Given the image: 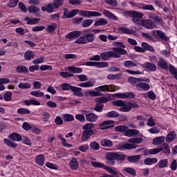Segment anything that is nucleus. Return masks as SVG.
Segmentation results:
<instances>
[{"instance_id": "1", "label": "nucleus", "mask_w": 177, "mask_h": 177, "mask_svg": "<svg viewBox=\"0 0 177 177\" xmlns=\"http://www.w3.org/2000/svg\"><path fill=\"white\" fill-rule=\"evenodd\" d=\"M113 51H108L100 53V58L103 61H108L111 58H120L121 55L127 54V51L121 48H113Z\"/></svg>"}, {"instance_id": "2", "label": "nucleus", "mask_w": 177, "mask_h": 177, "mask_svg": "<svg viewBox=\"0 0 177 177\" xmlns=\"http://www.w3.org/2000/svg\"><path fill=\"white\" fill-rule=\"evenodd\" d=\"M115 86L113 84H105L95 88V91H90L88 95L91 97H102L103 93L101 92H115Z\"/></svg>"}, {"instance_id": "3", "label": "nucleus", "mask_w": 177, "mask_h": 177, "mask_svg": "<svg viewBox=\"0 0 177 177\" xmlns=\"http://www.w3.org/2000/svg\"><path fill=\"white\" fill-rule=\"evenodd\" d=\"M23 140L21 135L19 133L13 132L9 134L8 138H4L3 142L9 147L16 149L17 148V143L15 142H20Z\"/></svg>"}, {"instance_id": "4", "label": "nucleus", "mask_w": 177, "mask_h": 177, "mask_svg": "<svg viewBox=\"0 0 177 177\" xmlns=\"http://www.w3.org/2000/svg\"><path fill=\"white\" fill-rule=\"evenodd\" d=\"M162 151L164 154L169 156L171 154V151L169 147V145L167 142H164L162 147H158L150 149H145L144 151V156L156 155Z\"/></svg>"}, {"instance_id": "5", "label": "nucleus", "mask_w": 177, "mask_h": 177, "mask_svg": "<svg viewBox=\"0 0 177 177\" xmlns=\"http://www.w3.org/2000/svg\"><path fill=\"white\" fill-rule=\"evenodd\" d=\"M94 127L95 124L93 123H86L82 126V129L84 130L82 136V142H86L95 134V130L93 129Z\"/></svg>"}, {"instance_id": "6", "label": "nucleus", "mask_w": 177, "mask_h": 177, "mask_svg": "<svg viewBox=\"0 0 177 177\" xmlns=\"http://www.w3.org/2000/svg\"><path fill=\"white\" fill-rule=\"evenodd\" d=\"M76 77L80 80V82H82L77 84V86L81 88H92L94 86L95 84L96 83V82L93 79L88 81V76L84 74L77 75Z\"/></svg>"}, {"instance_id": "7", "label": "nucleus", "mask_w": 177, "mask_h": 177, "mask_svg": "<svg viewBox=\"0 0 177 177\" xmlns=\"http://www.w3.org/2000/svg\"><path fill=\"white\" fill-rule=\"evenodd\" d=\"M129 143H124L120 145L121 149H135L138 147L137 144H140L143 142V139L139 137L131 138L129 139Z\"/></svg>"}, {"instance_id": "8", "label": "nucleus", "mask_w": 177, "mask_h": 177, "mask_svg": "<svg viewBox=\"0 0 177 177\" xmlns=\"http://www.w3.org/2000/svg\"><path fill=\"white\" fill-rule=\"evenodd\" d=\"M95 40V35L93 33H88L77 38L75 44L85 45L93 43Z\"/></svg>"}, {"instance_id": "9", "label": "nucleus", "mask_w": 177, "mask_h": 177, "mask_svg": "<svg viewBox=\"0 0 177 177\" xmlns=\"http://www.w3.org/2000/svg\"><path fill=\"white\" fill-rule=\"evenodd\" d=\"M95 102H97L95 106L94 110L96 112L101 113L104 108L103 103H106L108 102V98L106 97H100L95 98Z\"/></svg>"}, {"instance_id": "10", "label": "nucleus", "mask_w": 177, "mask_h": 177, "mask_svg": "<svg viewBox=\"0 0 177 177\" xmlns=\"http://www.w3.org/2000/svg\"><path fill=\"white\" fill-rule=\"evenodd\" d=\"M80 16L86 18L100 17H102V13L96 11L80 10H78Z\"/></svg>"}, {"instance_id": "11", "label": "nucleus", "mask_w": 177, "mask_h": 177, "mask_svg": "<svg viewBox=\"0 0 177 177\" xmlns=\"http://www.w3.org/2000/svg\"><path fill=\"white\" fill-rule=\"evenodd\" d=\"M128 82L133 86L137 88V85L139 84L140 82H144L147 83H150V79L149 78H136L134 77H129L128 79Z\"/></svg>"}, {"instance_id": "12", "label": "nucleus", "mask_w": 177, "mask_h": 177, "mask_svg": "<svg viewBox=\"0 0 177 177\" xmlns=\"http://www.w3.org/2000/svg\"><path fill=\"white\" fill-rule=\"evenodd\" d=\"M86 66L97 67V68H104L109 66L108 62H86L85 63Z\"/></svg>"}, {"instance_id": "13", "label": "nucleus", "mask_w": 177, "mask_h": 177, "mask_svg": "<svg viewBox=\"0 0 177 177\" xmlns=\"http://www.w3.org/2000/svg\"><path fill=\"white\" fill-rule=\"evenodd\" d=\"M78 9H74L69 11L68 9L65 8L64 10L63 19H71L74 17L78 14Z\"/></svg>"}, {"instance_id": "14", "label": "nucleus", "mask_w": 177, "mask_h": 177, "mask_svg": "<svg viewBox=\"0 0 177 177\" xmlns=\"http://www.w3.org/2000/svg\"><path fill=\"white\" fill-rule=\"evenodd\" d=\"M136 90L140 92H147L150 90V86L147 82H140L136 86Z\"/></svg>"}, {"instance_id": "15", "label": "nucleus", "mask_w": 177, "mask_h": 177, "mask_svg": "<svg viewBox=\"0 0 177 177\" xmlns=\"http://www.w3.org/2000/svg\"><path fill=\"white\" fill-rule=\"evenodd\" d=\"M141 26L149 30H153L156 28V24L150 19H142Z\"/></svg>"}, {"instance_id": "16", "label": "nucleus", "mask_w": 177, "mask_h": 177, "mask_svg": "<svg viewBox=\"0 0 177 177\" xmlns=\"http://www.w3.org/2000/svg\"><path fill=\"white\" fill-rule=\"evenodd\" d=\"M82 35L81 31H72L65 35L66 39L73 40L78 38Z\"/></svg>"}, {"instance_id": "17", "label": "nucleus", "mask_w": 177, "mask_h": 177, "mask_svg": "<svg viewBox=\"0 0 177 177\" xmlns=\"http://www.w3.org/2000/svg\"><path fill=\"white\" fill-rule=\"evenodd\" d=\"M142 67L146 69L148 72H155L156 71V66L153 63L146 62L142 65Z\"/></svg>"}, {"instance_id": "18", "label": "nucleus", "mask_w": 177, "mask_h": 177, "mask_svg": "<svg viewBox=\"0 0 177 177\" xmlns=\"http://www.w3.org/2000/svg\"><path fill=\"white\" fill-rule=\"evenodd\" d=\"M158 66L162 70L167 71L169 69V66L168 65L167 62L162 57L159 58Z\"/></svg>"}, {"instance_id": "19", "label": "nucleus", "mask_w": 177, "mask_h": 177, "mask_svg": "<svg viewBox=\"0 0 177 177\" xmlns=\"http://www.w3.org/2000/svg\"><path fill=\"white\" fill-rule=\"evenodd\" d=\"M71 91L73 92V95L78 97H83L84 93L82 92V88L73 86L71 88Z\"/></svg>"}, {"instance_id": "20", "label": "nucleus", "mask_w": 177, "mask_h": 177, "mask_svg": "<svg viewBox=\"0 0 177 177\" xmlns=\"http://www.w3.org/2000/svg\"><path fill=\"white\" fill-rule=\"evenodd\" d=\"M102 14L105 17H106L112 21H118V18L113 13L110 12L109 10H104L102 12Z\"/></svg>"}, {"instance_id": "21", "label": "nucleus", "mask_w": 177, "mask_h": 177, "mask_svg": "<svg viewBox=\"0 0 177 177\" xmlns=\"http://www.w3.org/2000/svg\"><path fill=\"white\" fill-rule=\"evenodd\" d=\"M123 15L126 18L131 17L133 19V17H140L142 16L141 12L137 11H124Z\"/></svg>"}, {"instance_id": "22", "label": "nucleus", "mask_w": 177, "mask_h": 177, "mask_svg": "<svg viewBox=\"0 0 177 177\" xmlns=\"http://www.w3.org/2000/svg\"><path fill=\"white\" fill-rule=\"evenodd\" d=\"M115 95H117L118 98L124 99V100L128 99V98L133 99L135 97V95L132 92L125 93H116Z\"/></svg>"}, {"instance_id": "23", "label": "nucleus", "mask_w": 177, "mask_h": 177, "mask_svg": "<svg viewBox=\"0 0 177 177\" xmlns=\"http://www.w3.org/2000/svg\"><path fill=\"white\" fill-rule=\"evenodd\" d=\"M69 166L73 171H77L79 168L78 160L76 158H73L69 162Z\"/></svg>"}, {"instance_id": "24", "label": "nucleus", "mask_w": 177, "mask_h": 177, "mask_svg": "<svg viewBox=\"0 0 177 177\" xmlns=\"http://www.w3.org/2000/svg\"><path fill=\"white\" fill-rule=\"evenodd\" d=\"M131 111V106L130 102H124L123 105L122 107L120 108V111L123 113H128Z\"/></svg>"}, {"instance_id": "25", "label": "nucleus", "mask_w": 177, "mask_h": 177, "mask_svg": "<svg viewBox=\"0 0 177 177\" xmlns=\"http://www.w3.org/2000/svg\"><path fill=\"white\" fill-rule=\"evenodd\" d=\"M54 9L53 3H50L47 6L41 7V11L43 12H47L49 14L53 13L54 12Z\"/></svg>"}, {"instance_id": "26", "label": "nucleus", "mask_w": 177, "mask_h": 177, "mask_svg": "<svg viewBox=\"0 0 177 177\" xmlns=\"http://www.w3.org/2000/svg\"><path fill=\"white\" fill-rule=\"evenodd\" d=\"M24 103L27 106H29L30 105L32 106H40L41 103L38 100H36L35 99H29V100H25Z\"/></svg>"}, {"instance_id": "27", "label": "nucleus", "mask_w": 177, "mask_h": 177, "mask_svg": "<svg viewBox=\"0 0 177 177\" xmlns=\"http://www.w3.org/2000/svg\"><path fill=\"white\" fill-rule=\"evenodd\" d=\"M165 139H166L165 136L156 137L153 140V145H161L165 143Z\"/></svg>"}, {"instance_id": "28", "label": "nucleus", "mask_w": 177, "mask_h": 177, "mask_svg": "<svg viewBox=\"0 0 177 177\" xmlns=\"http://www.w3.org/2000/svg\"><path fill=\"white\" fill-rule=\"evenodd\" d=\"M113 124H114V122L113 120H106L100 124V128L101 129V130L104 131L109 129L110 126Z\"/></svg>"}, {"instance_id": "29", "label": "nucleus", "mask_w": 177, "mask_h": 177, "mask_svg": "<svg viewBox=\"0 0 177 177\" xmlns=\"http://www.w3.org/2000/svg\"><path fill=\"white\" fill-rule=\"evenodd\" d=\"M140 131L139 130L137 129H127L125 132V136L128 137V138H131L134 136H138L139 135Z\"/></svg>"}, {"instance_id": "30", "label": "nucleus", "mask_w": 177, "mask_h": 177, "mask_svg": "<svg viewBox=\"0 0 177 177\" xmlns=\"http://www.w3.org/2000/svg\"><path fill=\"white\" fill-rule=\"evenodd\" d=\"M35 161L38 165L43 166L45 162V156L44 154H39L35 157Z\"/></svg>"}, {"instance_id": "31", "label": "nucleus", "mask_w": 177, "mask_h": 177, "mask_svg": "<svg viewBox=\"0 0 177 177\" xmlns=\"http://www.w3.org/2000/svg\"><path fill=\"white\" fill-rule=\"evenodd\" d=\"M97 115L93 113H89L86 115V120L89 122H95L97 120Z\"/></svg>"}, {"instance_id": "32", "label": "nucleus", "mask_w": 177, "mask_h": 177, "mask_svg": "<svg viewBox=\"0 0 177 177\" xmlns=\"http://www.w3.org/2000/svg\"><path fill=\"white\" fill-rule=\"evenodd\" d=\"M147 15L149 19L154 21L156 23L159 24L161 21L160 17H158L156 14L147 12Z\"/></svg>"}, {"instance_id": "33", "label": "nucleus", "mask_w": 177, "mask_h": 177, "mask_svg": "<svg viewBox=\"0 0 177 177\" xmlns=\"http://www.w3.org/2000/svg\"><path fill=\"white\" fill-rule=\"evenodd\" d=\"M118 32L119 34H124V35H133L132 30L124 27H119L118 28Z\"/></svg>"}, {"instance_id": "34", "label": "nucleus", "mask_w": 177, "mask_h": 177, "mask_svg": "<svg viewBox=\"0 0 177 177\" xmlns=\"http://www.w3.org/2000/svg\"><path fill=\"white\" fill-rule=\"evenodd\" d=\"M104 169L109 171L111 174L113 175L115 177L122 176V175L120 173L117 172L115 170H114L113 169L111 168L109 166H105Z\"/></svg>"}, {"instance_id": "35", "label": "nucleus", "mask_w": 177, "mask_h": 177, "mask_svg": "<svg viewBox=\"0 0 177 177\" xmlns=\"http://www.w3.org/2000/svg\"><path fill=\"white\" fill-rule=\"evenodd\" d=\"M40 21L39 18H29V17H26L25 18V21H27L28 25H35L37 24Z\"/></svg>"}, {"instance_id": "36", "label": "nucleus", "mask_w": 177, "mask_h": 177, "mask_svg": "<svg viewBox=\"0 0 177 177\" xmlns=\"http://www.w3.org/2000/svg\"><path fill=\"white\" fill-rule=\"evenodd\" d=\"M100 144L104 147H111L113 145L111 140L104 138L101 140Z\"/></svg>"}, {"instance_id": "37", "label": "nucleus", "mask_w": 177, "mask_h": 177, "mask_svg": "<svg viewBox=\"0 0 177 177\" xmlns=\"http://www.w3.org/2000/svg\"><path fill=\"white\" fill-rule=\"evenodd\" d=\"M157 162H158L157 158H147L144 160V163L146 165H152L156 164Z\"/></svg>"}, {"instance_id": "38", "label": "nucleus", "mask_w": 177, "mask_h": 177, "mask_svg": "<svg viewBox=\"0 0 177 177\" xmlns=\"http://www.w3.org/2000/svg\"><path fill=\"white\" fill-rule=\"evenodd\" d=\"M176 138V134L174 131H171L166 138V142L167 143H171L172 141H174Z\"/></svg>"}, {"instance_id": "39", "label": "nucleus", "mask_w": 177, "mask_h": 177, "mask_svg": "<svg viewBox=\"0 0 177 177\" xmlns=\"http://www.w3.org/2000/svg\"><path fill=\"white\" fill-rule=\"evenodd\" d=\"M156 34L158 36V37L164 41H167L169 39V38L166 35V34L162 30H158L156 31Z\"/></svg>"}, {"instance_id": "40", "label": "nucleus", "mask_w": 177, "mask_h": 177, "mask_svg": "<svg viewBox=\"0 0 177 177\" xmlns=\"http://www.w3.org/2000/svg\"><path fill=\"white\" fill-rule=\"evenodd\" d=\"M141 159L140 155L130 156L128 157L127 160L131 163L138 162Z\"/></svg>"}, {"instance_id": "41", "label": "nucleus", "mask_w": 177, "mask_h": 177, "mask_svg": "<svg viewBox=\"0 0 177 177\" xmlns=\"http://www.w3.org/2000/svg\"><path fill=\"white\" fill-rule=\"evenodd\" d=\"M108 24V21L106 19L101 18L100 19L96 21L94 24V26H104Z\"/></svg>"}, {"instance_id": "42", "label": "nucleus", "mask_w": 177, "mask_h": 177, "mask_svg": "<svg viewBox=\"0 0 177 177\" xmlns=\"http://www.w3.org/2000/svg\"><path fill=\"white\" fill-rule=\"evenodd\" d=\"M143 50H145V53L146 51H150V52H154L155 49L153 48V46H150L149 44H147V42H142L141 44Z\"/></svg>"}, {"instance_id": "43", "label": "nucleus", "mask_w": 177, "mask_h": 177, "mask_svg": "<svg viewBox=\"0 0 177 177\" xmlns=\"http://www.w3.org/2000/svg\"><path fill=\"white\" fill-rule=\"evenodd\" d=\"M57 24L55 23H53L52 24L48 26V27L46 28V32L49 34H52L57 29Z\"/></svg>"}, {"instance_id": "44", "label": "nucleus", "mask_w": 177, "mask_h": 177, "mask_svg": "<svg viewBox=\"0 0 177 177\" xmlns=\"http://www.w3.org/2000/svg\"><path fill=\"white\" fill-rule=\"evenodd\" d=\"M129 129L127 126L119 125L115 127V131L119 133H124L126 134L127 131Z\"/></svg>"}, {"instance_id": "45", "label": "nucleus", "mask_w": 177, "mask_h": 177, "mask_svg": "<svg viewBox=\"0 0 177 177\" xmlns=\"http://www.w3.org/2000/svg\"><path fill=\"white\" fill-rule=\"evenodd\" d=\"M68 70H69L70 72L74 74H79L82 73V69L79 67H75L73 66H68Z\"/></svg>"}, {"instance_id": "46", "label": "nucleus", "mask_w": 177, "mask_h": 177, "mask_svg": "<svg viewBox=\"0 0 177 177\" xmlns=\"http://www.w3.org/2000/svg\"><path fill=\"white\" fill-rule=\"evenodd\" d=\"M30 95L37 97V98H41L44 96V92L38 90V91H32L30 92Z\"/></svg>"}, {"instance_id": "47", "label": "nucleus", "mask_w": 177, "mask_h": 177, "mask_svg": "<svg viewBox=\"0 0 177 177\" xmlns=\"http://www.w3.org/2000/svg\"><path fill=\"white\" fill-rule=\"evenodd\" d=\"M143 17V14L141 12V16H134L132 19V21L138 25L142 26L143 19H140Z\"/></svg>"}, {"instance_id": "48", "label": "nucleus", "mask_w": 177, "mask_h": 177, "mask_svg": "<svg viewBox=\"0 0 177 177\" xmlns=\"http://www.w3.org/2000/svg\"><path fill=\"white\" fill-rule=\"evenodd\" d=\"M169 72L174 78L177 81V68L172 64H169Z\"/></svg>"}, {"instance_id": "49", "label": "nucleus", "mask_w": 177, "mask_h": 177, "mask_svg": "<svg viewBox=\"0 0 177 177\" xmlns=\"http://www.w3.org/2000/svg\"><path fill=\"white\" fill-rule=\"evenodd\" d=\"M35 54L31 50H27L24 54V58L26 61H30L31 59H33Z\"/></svg>"}, {"instance_id": "50", "label": "nucleus", "mask_w": 177, "mask_h": 177, "mask_svg": "<svg viewBox=\"0 0 177 177\" xmlns=\"http://www.w3.org/2000/svg\"><path fill=\"white\" fill-rule=\"evenodd\" d=\"M124 66L125 68H131L132 67H137L136 63L131 60H127L124 62Z\"/></svg>"}, {"instance_id": "51", "label": "nucleus", "mask_w": 177, "mask_h": 177, "mask_svg": "<svg viewBox=\"0 0 177 177\" xmlns=\"http://www.w3.org/2000/svg\"><path fill=\"white\" fill-rule=\"evenodd\" d=\"M148 119L147 125L149 127H153L156 125V122L151 115H147Z\"/></svg>"}, {"instance_id": "52", "label": "nucleus", "mask_w": 177, "mask_h": 177, "mask_svg": "<svg viewBox=\"0 0 177 177\" xmlns=\"http://www.w3.org/2000/svg\"><path fill=\"white\" fill-rule=\"evenodd\" d=\"M93 24V19H85L82 21V26L84 28L90 27Z\"/></svg>"}, {"instance_id": "53", "label": "nucleus", "mask_w": 177, "mask_h": 177, "mask_svg": "<svg viewBox=\"0 0 177 177\" xmlns=\"http://www.w3.org/2000/svg\"><path fill=\"white\" fill-rule=\"evenodd\" d=\"M28 11L32 14H37L39 13L40 9L38 7H36L35 6H30L28 8Z\"/></svg>"}, {"instance_id": "54", "label": "nucleus", "mask_w": 177, "mask_h": 177, "mask_svg": "<svg viewBox=\"0 0 177 177\" xmlns=\"http://www.w3.org/2000/svg\"><path fill=\"white\" fill-rule=\"evenodd\" d=\"M16 71L18 73H27L28 70L27 67L20 65L17 67Z\"/></svg>"}, {"instance_id": "55", "label": "nucleus", "mask_w": 177, "mask_h": 177, "mask_svg": "<svg viewBox=\"0 0 177 177\" xmlns=\"http://www.w3.org/2000/svg\"><path fill=\"white\" fill-rule=\"evenodd\" d=\"M168 164V159H162L160 160V162L158 163V166L159 168H166L167 167Z\"/></svg>"}, {"instance_id": "56", "label": "nucleus", "mask_w": 177, "mask_h": 177, "mask_svg": "<svg viewBox=\"0 0 177 177\" xmlns=\"http://www.w3.org/2000/svg\"><path fill=\"white\" fill-rule=\"evenodd\" d=\"M17 112L19 115H28L30 111L26 108H19L17 109Z\"/></svg>"}, {"instance_id": "57", "label": "nucleus", "mask_w": 177, "mask_h": 177, "mask_svg": "<svg viewBox=\"0 0 177 177\" xmlns=\"http://www.w3.org/2000/svg\"><path fill=\"white\" fill-rule=\"evenodd\" d=\"M31 84L27 82H21L18 85V88L20 89H30Z\"/></svg>"}, {"instance_id": "58", "label": "nucleus", "mask_w": 177, "mask_h": 177, "mask_svg": "<svg viewBox=\"0 0 177 177\" xmlns=\"http://www.w3.org/2000/svg\"><path fill=\"white\" fill-rule=\"evenodd\" d=\"M90 148L93 151H97L100 149V145L96 141H93L90 143Z\"/></svg>"}, {"instance_id": "59", "label": "nucleus", "mask_w": 177, "mask_h": 177, "mask_svg": "<svg viewBox=\"0 0 177 177\" xmlns=\"http://www.w3.org/2000/svg\"><path fill=\"white\" fill-rule=\"evenodd\" d=\"M73 86L72 85H71L70 84H68V83H63L62 85H61V88L62 91H68V90H72L73 88Z\"/></svg>"}, {"instance_id": "60", "label": "nucleus", "mask_w": 177, "mask_h": 177, "mask_svg": "<svg viewBox=\"0 0 177 177\" xmlns=\"http://www.w3.org/2000/svg\"><path fill=\"white\" fill-rule=\"evenodd\" d=\"M106 117L109 118H115L119 117V113L115 111H111L106 113Z\"/></svg>"}, {"instance_id": "61", "label": "nucleus", "mask_w": 177, "mask_h": 177, "mask_svg": "<svg viewBox=\"0 0 177 177\" xmlns=\"http://www.w3.org/2000/svg\"><path fill=\"white\" fill-rule=\"evenodd\" d=\"M64 3V0H53V6L55 9H58Z\"/></svg>"}, {"instance_id": "62", "label": "nucleus", "mask_w": 177, "mask_h": 177, "mask_svg": "<svg viewBox=\"0 0 177 177\" xmlns=\"http://www.w3.org/2000/svg\"><path fill=\"white\" fill-rule=\"evenodd\" d=\"M126 156L122 153H115V160L123 161L125 160Z\"/></svg>"}, {"instance_id": "63", "label": "nucleus", "mask_w": 177, "mask_h": 177, "mask_svg": "<svg viewBox=\"0 0 177 177\" xmlns=\"http://www.w3.org/2000/svg\"><path fill=\"white\" fill-rule=\"evenodd\" d=\"M142 10L148 11H156L154 6L151 4H144L142 6Z\"/></svg>"}, {"instance_id": "64", "label": "nucleus", "mask_w": 177, "mask_h": 177, "mask_svg": "<svg viewBox=\"0 0 177 177\" xmlns=\"http://www.w3.org/2000/svg\"><path fill=\"white\" fill-rule=\"evenodd\" d=\"M3 98L6 102L12 101V92L8 91L7 93H4Z\"/></svg>"}]
</instances>
